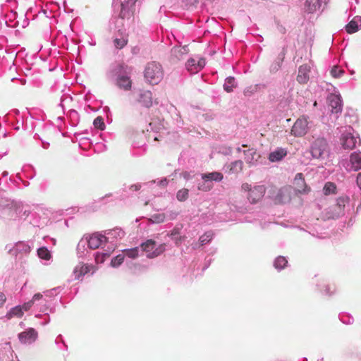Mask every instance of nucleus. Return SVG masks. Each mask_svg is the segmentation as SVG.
<instances>
[{"label": "nucleus", "mask_w": 361, "mask_h": 361, "mask_svg": "<svg viewBox=\"0 0 361 361\" xmlns=\"http://www.w3.org/2000/svg\"><path fill=\"white\" fill-rule=\"evenodd\" d=\"M128 66L124 63L118 64L113 70L112 73L117 76L116 85L120 89L128 91L132 87V80L130 78L125 74L128 73Z\"/></svg>", "instance_id": "obj_3"}, {"label": "nucleus", "mask_w": 361, "mask_h": 361, "mask_svg": "<svg viewBox=\"0 0 361 361\" xmlns=\"http://www.w3.org/2000/svg\"><path fill=\"white\" fill-rule=\"evenodd\" d=\"M317 105V102H314V106H316Z\"/></svg>", "instance_id": "obj_50"}, {"label": "nucleus", "mask_w": 361, "mask_h": 361, "mask_svg": "<svg viewBox=\"0 0 361 361\" xmlns=\"http://www.w3.org/2000/svg\"><path fill=\"white\" fill-rule=\"evenodd\" d=\"M308 128V117L302 116L294 123L290 133L295 137H302L307 134Z\"/></svg>", "instance_id": "obj_7"}, {"label": "nucleus", "mask_w": 361, "mask_h": 361, "mask_svg": "<svg viewBox=\"0 0 361 361\" xmlns=\"http://www.w3.org/2000/svg\"><path fill=\"white\" fill-rule=\"evenodd\" d=\"M340 140L342 147L345 149H353L356 147L357 137L350 132L343 133Z\"/></svg>", "instance_id": "obj_11"}, {"label": "nucleus", "mask_w": 361, "mask_h": 361, "mask_svg": "<svg viewBox=\"0 0 361 361\" xmlns=\"http://www.w3.org/2000/svg\"><path fill=\"white\" fill-rule=\"evenodd\" d=\"M110 256V252H106V253H102V252H97L95 254V262L97 264H102L103 263L106 258H108Z\"/></svg>", "instance_id": "obj_32"}, {"label": "nucleus", "mask_w": 361, "mask_h": 361, "mask_svg": "<svg viewBox=\"0 0 361 361\" xmlns=\"http://www.w3.org/2000/svg\"><path fill=\"white\" fill-rule=\"evenodd\" d=\"M144 76L149 83L157 85L164 78L161 65L154 61L148 63L145 70Z\"/></svg>", "instance_id": "obj_4"}, {"label": "nucleus", "mask_w": 361, "mask_h": 361, "mask_svg": "<svg viewBox=\"0 0 361 361\" xmlns=\"http://www.w3.org/2000/svg\"><path fill=\"white\" fill-rule=\"evenodd\" d=\"M88 247L92 250L98 249L101 245L106 244L108 238L99 233H94L86 237Z\"/></svg>", "instance_id": "obj_8"}, {"label": "nucleus", "mask_w": 361, "mask_h": 361, "mask_svg": "<svg viewBox=\"0 0 361 361\" xmlns=\"http://www.w3.org/2000/svg\"><path fill=\"white\" fill-rule=\"evenodd\" d=\"M244 94H245V95H246V96H247V95H249V94H247V90H245V91H244Z\"/></svg>", "instance_id": "obj_48"}, {"label": "nucleus", "mask_w": 361, "mask_h": 361, "mask_svg": "<svg viewBox=\"0 0 361 361\" xmlns=\"http://www.w3.org/2000/svg\"><path fill=\"white\" fill-rule=\"evenodd\" d=\"M42 295L39 293H36L33 295L32 299L31 300H33V302L36 300H39L42 298Z\"/></svg>", "instance_id": "obj_45"}, {"label": "nucleus", "mask_w": 361, "mask_h": 361, "mask_svg": "<svg viewBox=\"0 0 361 361\" xmlns=\"http://www.w3.org/2000/svg\"><path fill=\"white\" fill-rule=\"evenodd\" d=\"M235 87L236 84L233 77H228L226 79V82L224 85V89L226 92H231Z\"/></svg>", "instance_id": "obj_22"}, {"label": "nucleus", "mask_w": 361, "mask_h": 361, "mask_svg": "<svg viewBox=\"0 0 361 361\" xmlns=\"http://www.w3.org/2000/svg\"><path fill=\"white\" fill-rule=\"evenodd\" d=\"M294 185L295 186L294 189L295 195H296L297 193L305 194L310 191V188L306 185L304 176L301 173L296 174L294 179Z\"/></svg>", "instance_id": "obj_10"}, {"label": "nucleus", "mask_w": 361, "mask_h": 361, "mask_svg": "<svg viewBox=\"0 0 361 361\" xmlns=\"http://www.w3.org/2000/svg\"><path fill=\"white\" fill-rule=\"evenodd\" d=\"M130 188L133 190H140V185H131Z\"/></svg>", "instance_id": "obj_47"}, {"label": "nucleus", "mask_w": 361, "mask_h": 361, "mask_svg": "<svg viewBox=\"0 0 361 361\" xmlns=\"http://www.w3.org/2000/svg\"><path fill=\"white\" fill-rule=\"evenodd\" d=\"M213 238V233L212 232H207L201 235L199 238L200 245L197 243H195L193 245L194 248H197L198 247L202 246L208 243H209Z\"/></svg>", "instance_id": "obj_21"}, {"label": "nucleus", "mask_w": 361, "mask_h": 361, "mask_svg": "<svg viewBox=\"0 0 361 361\" xmlns=\"http://www.w3.org/2000/svg\"><path fill=\"white\" fill-rule=\"evenodd\" d=\"M139 102L145 107H150L152 105V94L149 90L142 91L140 94Z\"/></svg>", "instance_id": "obj_17"}, {"label": "nucleus", "mask_w": 361, "mask_h": 361, "mask_svg": "<svg viewBox=\"0 0 361 361\" xmlns=\"http://www.w3.org/2000/svg\"><path fill=\"white\" fill-rule=\"evenodd\" d=\"M92 270L93 273L94 271V269L92 266L80 263L74 269L73 274L75 279L79 280L82 276H85Z\"/></svg>", "instance_id": "obj_16"}, {"label": "nucleus", "mask_w": 361, "mask_h": 361, "mask_svg": "<svg viewBox=\"0 0 361 361\" xmlns=\"http://www.w3.org/2000/svg\"><path fill=\"white\" fill-rule=\"evenodd\" d=\"M6 296L5 295L0 292V307L4 304V302H6Z\"/></svg>", "instance_id": "obj_44"}, {"label": "nucleus", "mask_w": 361, "mask_h": 361, "mask_svg": "<svg viewBox=\"0 0 361 361\" xmlns=\"http://www.w3.org/2000/svg\"><path fill=\"white\" fill-rule=\"evenodd\" d=\"M122 8H121V13H120V17L121 18H128V16L129 15H127V13L125 10V8H124V6L122 4Z\"/></svg>", "instance_id": "obj_42"}, {"label": "nucleus", "mask_w": 361, "mask_h": 361, "mask_svg": "<svg viewBox=\"0 0 361 361\" xmlns=\"http://www.w3.org/2000/svg\"><path fill=\"white\" fill-rule=\"evenodd\" d=\"M287 259L282 256L278 257L274 261V267L276 269H282L287 265Z\"/></svg>", "instance_id": "obj_26"}, {"label": "nucleus", "mask_w": 361, "mask_h": 361, "mask_svg": "<svg viewBox=\"0 0 361 361\" xmlns=\"http://www.w3.org/2000/svg\"><path fill=\"white\" fill-rule=\"evenodd\" d=\"M241 188L243 190L247 191L249 193H250V192L253 189V187H252V185L247 183H243Z\"/></svg>", "instance_id": "obj_40"}, {"label": "nucleus", "mask_w": 361, "mask_h": 361, "mask_svg": "<svg viewBox=\"0 0 361 361\" xmlns=\"http://www.w3.org/2000/svg\"><path fill=\"white\" fill-rule=\"evenodd\" d=\"M38 256L45 260H49L51 258V254L46 247H40L37 250Z\"/></svg>", "instance_id": "obj_30"}, {"label": "nucleus", "mask_w": 361, "mask_h": 361, "mask_svg": "<svg viewBox=\"0 0 361 361\" xmlns=\"http://www.w3.org/2000/svg\"><path fill=\"white\" fill-rule=\"evenodd\" d=\"M128 41L126 37H121V38H115L113 42L116 49H121L128 44Z\"/></svg>", "instance_id": "obj_25"}, {"label": "nucleus", "mask_w": 361, "mask_h": 361, "mask_svg": "<svg viewBox=\"0 0 361 361\" xmlns=\"http://www.w3.org/2000/svg\"><path fill=\"white\" fill-rule=\"evenodd\" d=\"M243 169V162L241 160H236L230 165V171L235 173H240Z\"/></svg>", "instance_id": "obj_23"}, {"label": "nucleus", "mask_w": 361, "mask_h": 361, "mask_svg": "<svg viewBox=\"0 0 361 361\" xmlns=\"http://www.w3.org/2000/svg\"><path fill=\"white\" fill-rule=\"evenodd\" d=\"M329 104L331 108V112L338 114L342 111V101L340 96L331 94L328 97Z\"/></svg>", "instance_id": "obj_14"}, {"label": "nucleus", "mask_w": 361, "mask_h": 361, "mask_svg": "<svg viewBox=\"0 0 361 361\" xmlns=\"http://www.w3.org/2000/svg\"><path fill=\"white\" fill-rule=\"evenodd\" d=\"M33 304V300H30L25 303L21 307L23 310L27 311L28 310H30V308L32 306Z\"/></svg>", "instance_id": "obj_41"}, {"label": "nucleus", "mask_w": 361, "mask_h": 361, "mask_svg": "<svg viewBox=\"0 0 361 361\" xmlns=\"http://www.w3.org/2000/svg\"><path fill=\"white\" fill-rule=\"evenodd\" d=\"M357 184L361 190V173H359L357 176Z\"/></svg>", "instance_id": "obj_46"}, {"label": "nucleus", "mask_w": 361, "mask_h": 361, "mask_svg": "<svg viewBox=\"0 0 361 361\" xmlns=\"http://www.w3.org/2000/svg\"><path fill=\"white\" fill-rule=\"evenodd\" d=\"M125 256L122 254L118 255L116 257L111 259V264L112 267H116L121 265L124 260Z\"/></svg>", "instance_id": "obj_33"}, {"label": "nucleus", "mask_w": 361, "mask_h": 361, "mask_svg": "<svg viewBox=\"0 0 361 361\" xmlns=\"http://www.w3.org/2000/svg\"><path fill=\"white\" fill-rule=\"evenodd\" d=\"M266 192V188L263 185H255L253 189L248 193L247 199L252 204H255L260 201L264 197Z\"/></svg>", "instance_id": "obj_9"}, {"label": "nucleus", "mask_w": 361, "mask_h": 361, "mask_svg": "<svg viewBox=\"0 0 361 361\" xmlns=\"http://www.w3.org/2000/svg\"><path fill=\"white\" fill-rule=\"evenodd\" d=\"M94 126L99 129L101 130H103L105 128V124L104 122V119L102 116H97L93 122Z\"/></svg>", "instance_id": "obj_35"}, {"label": "nucleus", "mask_w": 361, "mask_h": 361, "mask_svg": "<svg viewBox=\"0 0 361 361\" xmlns=\"http://www.w3.org/2000/svg\"><path fill=\"white\" fill-rule=\"evenodd\" d=\"M156 242L154 240L149 239L140 245L143 252H146L148 258H154L165 250V244H161L156 247Z\"/></svg>", "instance_id": "obj_6"}, {"label": "nucleus", "mask_w": 361, "mask_h": 361, "mask_svg": "<svg viewBox=\"0 0 361 361\" xmlns=\"http://www.w3.org/2000/svg\"><path fill=\"white\" fill-rule=\"evenodd\" d=\"M38 334L33 328H29L26 331L18 334L19 341L22 343H31L37 338Z\"/></svg>", "instance_id": "obj_12"}, {"label": "nucleus", "mask_w": 361, "mask_h": 361, "mask_svg": "<svg viewBox=\"0 0 361 361\" xmlns=\"http://www.w3.org/2000/svg\"><path fill=\"white\" fill-rule=\"evenodd\" d=\"M310 152L314 159H324L329 153V146L327 140L322 137L317 138L313 137L310 146Z\"/></svg>", "instance_id": "obj_2"}, {"label": "nucleus", "mask_w": 361, "mask_h": 361, "mask_svg": "<svg viewBox=\"0 0 361 361\" xmlns=\"http://www.w3.org/2000/svg\"><path fill=\"white\" fill-rule=\"evenodd\" d=\"M343 72V70L339 68L338 67L334 66L331 71V74L334 78H339L342 75Z\"/></svg>", "instance_id": "obj_38"}, {"label": "nucleus", "mask_w": 361, "mask_h": 361, "mask_svg": "<svg viewBox=\"0 0 361 361\" xmlns=\"http://www.w3.org/2000/svg\"><path fill=\"white\" fill-rule=\"evenodd\" d=\"M205 64L206 62L204 58L199 59V60L197 61V67L198 71H200V70H202L204 67Z\"/></svg>", "instance_id": "obj_39"}, {"label": "nucleus", "mask_w": 361, "mask_h": 361, "mask_svg": "<svg viewBox=\"0 0 361 361\" xmlns=\"http://www.w3.org/2000/svg\"><path fill=\"white\" fill-rule=\"evenodd\" d=\"M189 190L185 188L179 190L176 194V198L180 202H184L188 198Z\"/></svg>", "instance_id": "obj_29"}, {"label": "nucleus", "mask_w": 361, "mask_h": 361, "mask_svg": "<svg viewBox=\"0 0 361 361\" xmlns=\"http://www.w3.org/2000/svg\"><path fill=\"white\" fill-rule=\"evenodd\" d=\"M242 147H247V145H243Z\"/></svg>", "instance_id": "obj_51"}, {"label": "nucleus", "mask_w": 361, "mask_h": 361, "mask_svg": "<svg viewBox=\"0 0 361 361\" xmlns=\"http://www.w3.org/2000/svg\"><path fill=\"white\" fill-rule=\"evenodd\" d=\"M336 189V187L334 183L331 182H328L324 185L323 191L325 195H329L331 193H334Z\"/></svg>", "instance_id": "obj_31"}, {"label": "nucleus", "mask_w": 361, "mask_h": 361, "mask_svg": "<svg viewBox=\"0 0 361 361\" xmlns=\"http://www.w3.org/2000/svg\"><path fill=\"white\" fill-rule=\"evenodd\" d=\"M224 178V176L220 172H212L209 173H204L202 176V178L205 181L214 180L216 182L221 181Z\"/></svg>", "instance_id": "obj_20"}, {"label": "nucleus", "mask_w": 361, "mask_h": 361, "mask_svg": "<svg viewBox=\"0 0 361 361\" xmlns=\"http://www.w3.org/2000/svg\"><path fill=\"white\" fill-rule=\"evenodd\" d=\"M346 32L349 34L355 33L358 31L357 23L353 20L350 21L345 26Z\"/></svg>", "instance_id": "obj_27"}, {"label": "nucleus", "mask_w": 361, "mask_h": 361, "mask_svg": "<svg viewBox=\"0 0 361 361\" xmlns=\"http://www.w3.org/2000/svg\"><path fill=\"white\" fill-rule=\"evenodd\" d=\"M243 154L245 155L244 159L250 166L255 165L260 158V155L254 148L244 150Z\"/></svg>", "instance_id": "obj_15"}, {"label": "nucleus", "mask_w": 361, "mask_h": 361, "mask_svg": "<svg viewBox=\"0 0 361 361\" xmlns=\"http://www.w3.org/2000/svg\"><path fill=\"white\" fill-rule=\"evenodd\" d=\"M154 140H158V138L157 137H154Z\"/></svg>", "instance_id": "obj_52"}, {"label": "nucleus", "mask_w": 361, "mask_h": 361, "mask_svg": "<svg viewBox=\"0 0 361 361\" xmlns=\"http://www.w3.org/2000/svg\"><path fill=\"white\" fill-rule=\"evenodd\" d=\"M287 154V151L283 148H277L269 155V159L271 162L281 161Z\"/></svg>", "instance_id": "obj_18"}, {"label": "nucleus", "mask_w": 361, "mask_h": 361, "mask_svg": "<svg viewBox=\"0 0 361 361\" xmlns=\"http://www.w3.org/2000/svg\"><path fill=\"white\" fill-rule=\"evenodd\" d=\"M123 252L128 257L135 259L138 256L139 249L138 247H134L132 249H126Z\"/></svg>", "instance_id": "obj_34"}, {"label": "nucleus", "mask_w": 361, "mask_h": 361, "mask_svg": "<svg viewBox=\"0 0 361 361\" xmlns=\"http://www.w3.org/2000/svg\"><path fill=\"white\" fill-rule=\"evenodd\" d=\"M212 185L205 186L204 185H200L198 187V189L201 190H204V191H209L212 189Z\"/></svg>", "instance_id": "obj_43"}, {"label": "nucleus", "mask_w": 361, "mask_h": 361, "mask_svg": "<svg viewBox=\"0 0 361 361\" xmlns=\"http://www.w3.org/2000/svg\"><path fill=\"white\" fill-rule=\"evenodd\" d=\"M311 68L307 64H303L299 66L297 81L300 84H306L310 79V73Z\"/></svg>", "instance_id": "obj_13"}, {"label": "nucleus", "mask_w": 361, "mask_h": 361, "mask_svg": "<svg viewBox=\"0 0 361 361\" xmlns=\"http://www.w3.org/2000/svg\"><path fill=\"white\" fill-rule=\"evenodd\" d=\"M269 196L275 204H287L295 196V190L291 185H284L281 188L271 186L269 190Z\"/></svg>", "instance_id": "obj_1"}, {"label": "nucleus", "mask_w": 361, "mask_h": 361, "mask_svg": "<svg viewBox=\"0 0 361 361\" xmlns=\"http://www.w3.org/2000/svg\"><path fill=\"white\" fill-rule=\"evenodd\" d=\"M348 202V198L341 197L336 200V202L331 205L326 210L325 216L328 219H336L343 215L345 204Z\"/></svg>", "instance_id": "obj_5"}, {"label": "nucleus", "mask_w": 361, "mask_h": 361, "mask_svg": "<svg viewBox=\"0 0 361 361\" xmlns=\"http://www.w3.org/2000/svg\"><path fill=\"white\" fill-rule=\"evenodd\" d=\"M350 161L354 171L361 169V152H353L350 155Z\"/></svg>", "instance_id": "obj_19"}, {"label": "nucleus", "mask_w": 361, "mask_h": 361, "mask_svg": "<svg viewBox=\"0 0 361 361\" xmlns=\"http://www.w3.org/2000/svg\"><path fill=\"white\" fill-rule=\"evenodd\" d=\"M23 315V310L20 306H16L11 310L8 313V318L13 317H21Z\"/></svg>", "instance_id": "obj_28"}, {"label": "nucleus", "mask_w": 361, "mask_h": 361, "mask_svg": "<svg viewBox=\"0 0 361 361\" xmlns=\"http://www.w3.org/2000/svg\"><path fill=\"white\" fill-rule=\"evenodd\" d=\"M187 70L191 73H197L199 71L197 67V61L195 59H190L185 64Z\"/></svg>", "instance_id": "obj_24"}, {"label": "nucleus", "mask_w": 361, "mask_h": 361, "mask_svg": "<svg viewBox=\"0 0 361 361\" xmlns=\"http://www.w3.org/2000/svg\"><path fill=\"white\" fill-rule=\"evenodd\" d=\"M150 219L153 223H162L165 220V215L164 214H154Z\"/></svg>", "instance_id": "obj_37"}, {"label": "nucleus", "mask_w": 361, "mask_h": 361, "mask_svg": "<svg viewBox=\"0 0 361 361\" xmlns=\"http://www.w3.org/2000/svg\"><path fill=\"white\" fill-rule=\"evenodd\" d=\"M237 151H238V152H241V149H240V147H238V148H237Z\"/></svg>", "instance_id": "obj_49"}, {"label": "nucleus", "mask_w": 361, "mask_h": 361, "mask_svg": "<svg viewBox=\"0 0 361 361\" xmlns=\"http://www.w3.org/2000/svg\"><path fill=\"white\" fill-rule=\"evenodd\" d=\"M306 4L308 5V11L312 13L314 11L319 5V0H307Z\"/></svg>", "instance_id": "obj_36"}]
</instances>
